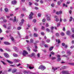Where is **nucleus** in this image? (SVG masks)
<instances>
[{
  "label": "nucleus",
  "mask_w": 74,
  "mask_h": 74,
  "mask_svg": "<svg viewBox=\"0 0 74 74\" xmlns=\"http://www.w3.org/2000/svg\"><path fill=\"white\" fill-rule=\"evenodd\" d=\"M61 36H63L64 35V33L63 32H61Z\"/></svg>",
  "instance_id": "38"
},
{
  "label": "nucleus",
  "mask_w": 74,
  "mask_h": 74,
  "mask_svg": "<svg viewBox=\"0 0 74 74\" xmlns=\"http://www.w3.org/2000/svg\"><path fill=\"white\" fill-rule=\"evenodd\" d=\"M34 55H35V54H34V53H32L31 54L29 55V56L30 57H33V56H34Z\"/></svg>",
  "instance_id": "21"
},
{
  "label": "nucleus",
  "mask_w": 74,
  "mask_h": 74,
  "mask_svg": "<svg viewBox=\"0 0 74 74\" xmlns=\"http://www.w3.org/2000/svg\"><path fill=\"white\" fill-rule=\"evenodd\" d=\"M40 3L41 4H43L44 2H43V1L41 0L40 1Z\"/></svg>",
  "instance_id": "49"
},
{
  "label": "nucleus",
  "mask_w": 74,
  "mask_h": 74,
  "mask_svg": "<svg viewBox=\"0 0 74 74\" xmlns=\"http://www.w3.org/2000/svg\"><path fill=\"white\" fill-rule=\"evenodd\" d=\"M14 62H15V63H17L18 62H20V60H19L15 59L14 60Z\"/></svg>",
  "instance_id": "16"
},
{
  "label": "nucleus",
  "mask_w": 74,
  "mask_h": 74,
  "mask_svg": "<svg viewBox=\"0 0 74 74\" xmlns=\"http://www.w3.org/2000/svg\"><path fill=\"white\" fill-rule=\"evenodd\" d=\"M51 54H52V55H54L55 54V53L53 52V51H52L51 52Z\"/></svg>",
  "instance_id": "57"
},
{
  "label": "nucleus",
  "mask_w": 74,
  "mask_h": 74,
  "mask_svg": "<svg viewBox=\"0 0 74 74\" xmlns=\"http://www.w3.org/2000/svg\"><path fill=\"white\" fill-rule=\"evenodd\" d=\"M4 44H5V45H10V44H11L10 43L7 42H4Z\"/></svg>",
  "instance_id": "18"
},
{
  "label": "nucleus",
  "mask_w": 74,
  "mask_h": 74,
  "mask_svg": "<svg viewBox=\"0 0 74 74\" xmlns=\"http://www.w3.org/2000/svg\"><path fill=\"white\" fill-rule=\"evenodd\" d=\"M69 64L70 65H71L72 66H74V63H69Z\"/></svg>",
  "instance_id": "26"
},
{
  "label": "nucleus",
  "mask_w": 74,
  "mask_h": 74,
  "mask_svg": "<svg viewBox=\"0 0 74 74\" xmlns=\"http://www.w3.org/2000/svg\"><path fill=\"white\" fill-rule=\"evenodd\" d=\"M41 14L40 13H39L38 14V17H41Z\"/></svg>",
  "instance_id": "30"
},
{
  "label": "nucleus",
  "mask_w": 74,
  "mask_h": 74,
  "mask_svg": "<svg viewBox=\"0 0 74 74\" xmlns=\"http://www.w3.org/2000/svg\"><path fill=\"white\" fill-rule=\"evenodd\" d=\"M45 21H46L45 19L43 18L42 20V22H45Z\"/></svg>",
  "instance_id": "51"
},
{
  "label": "nucleus",
  "mask_w": 74,
  "mask_h": 74,
  "mask_svg": "<svg viewBox=\"0 0 74 74\" xmlns=\"http://www.w3.org/2000/svg\"><path fill=\"white\" fill-rule=\"evenodd\" d=\"M34 14L33 12H31L30 14L29 15V19H33V15Z\"/></svg>",
  "instance_id": "3"
},
{
  "label": "nucleus",
  "mask_w": 74,
  "mask_h": 74,
  "mask_svg": "<svg viewBox=\"0 0 74 74\" xmlns=\"http://www.w3.org/2000/svg\"><path fill=\"white\" fill-rule=\"evenodd\" d=\"M16 65L17 67H18V66H21V64H16Z\"/></svg>",
  "instance_id": "54"
},
{
  "label": "nucleus",
  "mask_w": 74,
  "mask_h": 74,
  "mask_svg": "<svg viewBox=\"0 0 74 74\" xmlns=\"http://www.w3.org/2000/svg\"><path fill=\"white\" fill-rule=\"evenodd\" d=\"M60 23H58L57 25V27H59V26H60Z\"/></svg>",
  "instance_id": "59"
},
{
  "label": "nucleus",
  "mask_w": 74,
  "mask_h": 74,
  "mask_svg": "<svg viewBox=\"0 0 74 74\" xmlns=\"http://www.w3.org/2000/svg\"><path fill=\"white\" fill-rule=\"evenodd\" d=\"M35 9L36 10H38V8L37 7H35Z\"/></svg>",
  "instance_id": "61"
},
{
  "label": "nucleus",
  "mask_w": 74,
  "mask_h": 74,
  "mask_svg": "<svg viewBox=\"0 0 74 74\" xmlns=\"http://www.w3.org/2000/svg\"><path fill=\"white\" fill-rule=\"evenodd\" d=\"M3 22H7V20L5 19L3 20Z\"/></svg>",
  "instance_id": "60"
},
{
  "label": "nucleus",
  "mask_w": 74,
  "mask_h": 74,
  "mask_svg": "<svg viewBox=\"0 0 74 74\" xmlns=\"http://www.w3.org/2000/svg\"><path fill=\"white\" fill-rule=\"evenodd\" d=\"M22 54L24 56H25L26 55H28V52L26 51V50H24L23 51V53Z\"/></svg>",
  "instance_id": "2"
},
{
  "label": "nucleus",
  "mask_w": 74,
  "mask_h": 74,
  "mask_svg": "<svg viewBox=\"0 0 74 74\" xmlns=\"http://www.w3.org/2000/svg\"><path fill=\"white\" fill-rule=\"evenodd\" d=\"M29 69H34V67H31V66H29Z\"/></svg>",
  "instance_id": "46"
},
{
  "label": "nucleus",
  "mask_w": 74,
  "mask_h": 74,
  "mask_svg": "<svg viewBox=\"0 0 74 74\" xmlns=\"http://www.w3.org/2000/svg\"><path fill=\"white\" fill-rule=\"evenodd\" d=\"M67 54H68L67 56H70L71 54V53L70 52V50H68L67 51Z\"/></svg>",
  "instance_id": "13"
},
{
  "label": "nucleus",
  "mask_w": 74,
  "mask_h": 74,
  "mask_svg": "<svg viewBox=\"0 0 74 74\" xmlns=\"http://www.w3.org/2000/svg\"><path fill=\"white\" fill-rule=\"evenodd\" d=\"M4 56L6 58H8L10 57L9 55H8V53H4Z\"/></svg>",
  "instance_id": "4"
},
{
  "label": "nucleus",
  "mask_w": 74,
  "mask_h": 74,
  "mask_svg": "<svg viewBox=\"0 0 74 74\" xmlns=\"http://www.w3.org/2000/svg\"><path fill=\"white\" fill-rule=\"evenodd\" d=\"M62 14V11L60 10L59 11H57L56 12L57 15H61Z\"/></svg>",
  "instance_id": "7"
},
{
  "label": "nucleus",
  "mask_w": 74,
  "mask_h": 74,
  "mask_svg": "<svg viewBox=\"0 0 74 74\" xmlns=\"http://www.w3.org/2000/svg\"><path fill=\"white\" fill-rule=\"evenodd\" d=\"M55 21H56V22H58V21H59V18H56Z\"/></svg>",
  "instance_id": "34"
},
{
  "label": "nucleus",
  "mask_w": 74,
  "mask_h": 74,
  "mask_svg": "<svg viewBox=\"0 0 74 74\" xmlns=\"http://www.w3.org/2000/svg\"><path fill=\"white\" fill-rule=\"evenodd\" d=\"M30 41L32 43H33V39H31L30 40Z\"/></svg>",
  "instance_id": "37"
},
{
  "label": "nucleus",
  "mask_w": 74,
  "mask_h": 74,
  "mask_svg": "<svg viewBox=\"0 0 74 74\" xmlns=\"http://www.w3.org/2000/svg\"><path fill=\"white\" fill-rule=\"evenodd\" d=\"M16 74H22V73L21 72H17Z\"/></svg>",
  "instance_id": "52"
},
{
  "label": "nucleus",
  "mask_w": 74,
  "mask_h": 74,
  "mask_svg": "<svg viewBox=\"0 0 74 74\" xmlns=\"http://www.w3.org/2000/svg\"><path fill=\"white\" fill-rule=\"evenodd\" d=\"M5 11V12H8V9L7 8H5L4 9Z\"/></svg>",
  "instance_id": "33"
},
{
  "label": "nucleus",
  "mask_w": 74,
  "mask_h": 74,
  "mask_svg": "<svg viewBox=\"0 0 74 74\" xmlns=\"http://www.w3.org/2000/svg\"><path fill=\"white\" fill-rule=\"evenodd\" d=\"M71 18L69 20V22H71L73 19V18H72V16H71Z\"/></svg>",
  "instance_id": "35"
},
{
  "label": "nucleus",
  "mask_w": 74,
  "mask_h": 74,
  "mask_svg": "<svg viewBox=\"0 0 74 74\" xmlns=\"http://www.w3.org/2000/svg\"><path fill=\"white\" fill-rule=\"evenodd\" d=\"M32 74H40V73H39L38 72H37L36 73H33Z\"/></svg>",
  "instance_id": "64"
},
{
  "label": "nucleus",
  "mask_w": 74,
  "mask_h": 74,
  "mask_svg": "<svg viewBox=\"0 0 74 74\" xmlns=\"http://www.w3.org/2000/svg\"><path fill=\"white\" fill-rule=\"evenodd\" d=\"M66 68V66H63L62 67V68L63 69H64Z\"/></svg>",
  "instance_id": "40"
},
{
  "label": "nucleus",
  "mask_w": 74,
  "mask_h": 74,
  "mask_svg": "<svg viewBox=\"0 0 74 74\" xmlns=\"http://www.w3.org/2000/svg\"><path fill=\"white\" fill-rule=\"evenodd\" d=\"M57 70H58V68H55L53 67H52L51 71L52 72H55V71Z\"/></svg>",
  "instance_id": "11"
},
{
  "label": "nucleus",
  "mask_w": 74,
  "mask_h": 74,
  "mask_svg": "<svg viewBox=\"0 0 74 74\" xmlns=\"http://www.w3.org/2000/svg\"><path fill=\"white\" fill-rule=\"evenodd\" d=\"M34 36L35 37H37L38 36V34L37 33H34Z\"/></svg>",
  "instance_id": "25"
},
{
  "label": "nucleus",
  "mask_w": 74,
  "mask_h": 74,
  "mask_svg": "<svg viewBox=\"0 0 74 74\" xmlns=\"http://www.w3.org/2000/svg\"><path fill=\"white\" fill-rule=\"evenodd\" d=\"M41 35H42V36H44V35L45 34V33H44V32H41Z\"/></svg>",
  "instance_id": "27"
},
{
  "label": "nucleus",
  "mask_w": 74,
  "mask_h": 74,
  "mask_svg": "<svg viewBox=\"0 0 74 74\" xmlns=\"http://www.w3.org/2000/svg\"><path fill=\"white\" fill-rule=\"evenodd\" d=\"M66 34L67 36H70L71 34V32L70 31H68L66 32Z\"/></svg>",
  "instance_id": "12"
},
{
  "label": "nucleus",
  "mask_w": 74,
  "mask_h": 74,
  "mask_svg": "<svg viewBox=\"0 0 74 74\" xmlns=\"http://www.w3.org/2000/svg\"><path fill=\"white\" fill-rule=\"evenodd\" d=\"M21 21L20 23V24H19V25L21 26H22V25H23V22H25V20H24V19H22L21 20Z\"/></svg>",
  "instance_id": "6"
},
{
  "label": "nucleus",
  "mask_w": 74,
  "mask_h": 74,
  "mask_svg": "<svg viewBox=\"0 0 74 74\" xmlns=\"http://www.w3.org/2000/svg\"><path fill=\"white\" fill-rule=\"evenodd\" d=\"M33 22H34V23H36V22H37V20H36V19H34L33 20Z\"/></svg>",
  "instance_id": "39"
},
{
  "label": "nucleus",
  "mask_w": 74,
  "mask_h": 74,
  "mask_svg": "<svg viewBox=\"0 0 74 74\" xmlns=\"http://www.w3.org/2000/svg\"><path fill=\"white\" fill-rule=\"evenodd\" d=\"M46 31L48 32H50V30H49V29L48 28H47L46 29Z\"/></svg>",
  "instance_id": "42"
},
{
  "label": "nucleus",
  "mask_w": 74,
  "mask_h": 74,
  "mask_svg": "<svg viewBox=\"0 0 74 74\" xmlns=\"http://www.w3.org/2000/svg\"><path fill=\"white\" fill-rule=\"evenodd\" d=\"M21 27H18L17 28V29L18 30H21Z\"/></svg>",
  "instance_id": "43"
},
{
  "label": "nucleus",
  "mask_w": 74,
  "mask_h": 74,
  "mask_svg": "<svg viewBox=\"0 0 74 74\" xmlns=\"http://www.w3.org/2000/svg\"><path fill=\"white\" fill-rule=\"evenodd\" d=\"M38 69H41V70L43 71V70H44L45 69H46V67L45 66H44L42 65H41L40 66L38 67Z\"/></svg>",
  "instance_id": "1"
},
{
  "label": "nucleus",
  "mask_w": 74,
  "mask_h": 74,
  "mask_svg": "<svg viewBox=\"0 0 74 74\" xmlns=\"http://www.w3.org/2000/svg\"><path fill=\"white\" fill-rule=\"evenodd\" d=\"M46 27H49V25H48V23H46Z\"/></svg>",
  "instance_id": "56"
},
{
  "label": "nucleus",
  "mask_w": 74,
  "mask_h": 74,
  "mask_svg": "<svg viewBox=\"0 0 74 74\" xmlns=\"http://www.w3.org/2000/svg\"><path fill=\"white\" fill-rule=\"evenodd\" d=\"M13 48L14 49V51H16V52H18V48L17 47L15 46H14L13 47Z\"/></svg>",
  "instance_id": "9"
},
{
  "label": "nucleus",
  "mask_w": 74,
  "mask_h": 74,
  "mask_svg": "<svg viewBox=\"0 0 74 74\" xmlns=\"http://www.w3.org/2000/svg\"><path fill=\"white\" fill-rule=\"evenodd\" d=\"M51 6L52 7H54L55 6V5H54V3H52L51 4Z\"/></svg>",
  "instance_id": "47"
},
{
  "label": "nucleus",
  "mask_w": 74,
  "mask_h": 74,
  "mask_svg": "<svg viewBox=\"0 0 74 74\" xmlns=\"http://www.w3.org/2000/svg\"><path fill=\"white\" fill-rule=\"evenodd\" d=\"M16 16L14 17V20H13V21L14 22H16Z\"/></svg>",
  "instance_id": "24"
},
{
  "label": "nucleus",
  "mask_w": 74,
  "mask_h": 74,
  "mask_svg": "<svg viewBox=\"0 0 74 74\" xmlns=\"http://www.w3.org/2000/svg\"><path fill=\"white\" fill-rule=\"evenodd\" d=\"M56 59V58L55 57H53L51 58V60H54L55 59Z\"/></svg>",
  "instance_id": "28"
},
{
  "label": "nucleus",
  "mask_w": 74,
  "mask_h": 74,
  "mask_svg": "<svg viewBox=\"0 0 74 74\" xmlns=\"http://www.w3.org/2000/svg\"><path fill=\"white\" fill-rule=\"evenodd\" d=\"M47 21H50L51 20V18H50V17L48 16L47 18Z\"/></svg>",
  "instance_id": "31"
},
{
  "label": "nucleus",
  "mask_w": 74,
  "mask_h": 74,
  "mask_svg": "<svg viewBox=\"0 0 74 74\" xmlns=\"http://www.w3.org/2000/svg\"><path fill=\"white\" fill-rule=\"evenodd\" d=\"M10 36L11 35H10V39H11V40H12V41H14V38H13V37L12 36L11 37Z\"/></svg>",
  "instance_id": "32"
},
{
  "label": "nucleus",
  "mask_w": 74,
  "mask_h": 74,
  "mask_svg": "<svg viewBox=\"0 0 74 74\" xmlns=\"http://www.w3.org/2000/svg\"><path fill=\"white\" fill-rule=\"evenodd\" d=\"M72 31L73 33L74 32V29L73 28H72Z\"/></svg>",
  "instance_id": "63"
},
{
  "label": "nucleus",
  "mask_w": 74,
  "mask_h": 74,
  "mask_svg": "<svg viewBox=\"0 0 74 74\" xmlns=\"http://www.w3.org/2000/svg\"><path fill=\"white\" fill-rule=\"evenodd\" d=\"M60 55H57V57L58 58L57 61H60L61 60V58H60Z\"/></svg>",
  "instance_id": "8"
},
{
  "label": "nucleus",
  "mask_w": 74,
  "mask_h": 74,
  "mask_svg": "<svg viewBox=\"0 0 74 74\" xmlns=\"http://www.w3.org/2000/svg\"><path fill=\"white\" fill-rule=\"evenodd\" d=\"M62 73L63 74H67L69 73V72L68 71H62Z\"/></svg>",
  "instance_id": "5"
},
{
  "label": "nucleus",
  "mask_w": 74,
  "mask_h": 74,
  "mask_svg": "<svg viewBox=\"0 0 74 74\" xmlns=\"http://www.w3.org/2000/svg\"><path fill=\"white\" fill-rule=\"evenodd\" d=\"M7 62H8V63L10 64H13V62H11L10 61H9L8 60H7Z\"/></svg>",
  "instance_id": "17"
},
{
  "label": "nucleus",
  "mask_w": 74,
  "mask_h": 74,
  "mask_svg": "<svg viewBox=\"0 0 74 74\" xmlns=\"http://www.w3.org/2000/svg\"><path fill=\"white\" fill-rule=\"evenodd\" d=\"M34 4L35 5H36L37 6H38V3H34Z\"/></svg>",
  "instance_id": "50"
},
{
  "label": "nucleus",
  "mask_w": 74,
  "mask_h": 74,
  "mask_svg": "<svg viewBox=\"0 0 74 74\" xmlns=\"http://www.w3.org/2000/svg\"><path fill=\"white\" fill-rule=\"evenodd\" d=\"M13 48L14 49V51H16V52H18V48L17 47L15 46H14L13 47Z\"/></svg>",
  "instance_id": "10"
},
{
  "label": "nucleus",
  "mask_w": 74,
  "mask_h": 74,
  "mask_svg": "<svg viewBox=\"0 0 74 74\" xmlns=\"http://www.w3.org/2000/svg\"><path fill=\"white\" fill-rule=\"evenodd\" d=\"M24 74H26V73H27V74L28 73V72H27V71H24Z\"/></svg>",
  "instance_id": "45"
},
{
  "label": "nucleus",
  "mask_w": 74,
  "mask_h": 74,
  "mask_svg": "<svg viewBox=\"0 0 74 74\" xmlns=\"http://www.w3.org/2000/svg\"><path fill=\"white\" fill-rule=\"evenodd\" d=\"M12 4H13L14 5L16 4V1H12Z\"/></svg>",
  "instance_id": "15"
},
{
  "label": "nucleus",
  "mask_w": 74,
  "mask_h": 74,
  "mask_svg": "<svg viewBox=\"0 0 74 74\" xmlns=\"http://www.w3.org/2000/svg\"><path fill=\"white\" fill-rule=\"evenodd\" d=\"M1 62H2V64H3L4 66L7 65V63H5L4 61H1Z\"/></svg>",
  "instance_id": "20"
},
{
  "label": "nucleus",
  "mask_w": 74,
  "mask_h": 74,
  "mask_svg": "<svg viewBox=\"0 0 74 74\" xmlns=\"http://www.w3.org/2000/svg\"><path fill=\"white\" fill-rule=\"evenodd\" d=\"M27 48L28 51H29V52H30V48H29V47H27Z\"/></svg>",
  "instance_id": "29"
},
{
  "label": "nucleus",
  "mask_w": 74,
  "mask_h": 74,
  "mask_svg": "<svg viewBox=\"0 0 74 74\" xmlns=\"http://www.w3.org/2000/svg\"><path fill=\"white\" fill-rule=\"evenodd\" d=\"M13 55L14 57H18V55L15 53L13 54Z\"/></svg>",
  "instance_id": "22"
},
{
  "label": "nucleus",
  "mask_w": 74,
  "mask_h": 74,
  "mask_svg": "<svg viewBox=\"0 0 74 74\" xmlns=\"http://www.w3.org/2000/svg\"><path fill=\"white\" fill-rule=\"evenodd\" d=\"M71 37L72 38H74V34H73L71 35Z\"/></svg>",
  "instance_id": "62"
},
{
  "label": "nucleus",
  "mask_w": 74,
  "mask_h": 74,
  "mask_svg": "<svg viewBox=\"0 0 74 74\" xmlns=\"http://www.w3.org/2000/svg\"><path fill=\"white\" fill-rule=\"evenodd\" d=\"M17 71V69H16L15 68L12 70V72L13 73H15V72H16V71Z\"/></svg>",
  "instance_id": "14"
},
{
  "label": "nucleus",
  "mask_w": 74,
  "mask_h": 74,
  "mask_svg": "<svg viewBox=\"0 0 74 74\" xmlns=\"http://www.w3.org/2000/svg\"><path fill=\"white\" fill-rule=\"evenodd\" d=\"M61 4V3H60V1H58V5H60V4Z\"/></svg>",
  "instance_id": "36"
},
{
  "label": "nucleus",
  "mask_w": 74,
  "mask_h": 74,
  "mask_svg": "<svg viewBox=\"0 0 74 74\" xmlns=\"http://www.w3.org/2000/svg\"><path fill=\"white\" fill-rule=\"evenodd\" d=\"M53 47H50L49 49V51H52L53 49Z\"/></svg>",
  "instance_id": "23"
},
{
  "label": "nucleus",
  "mask_w": 74,
  "mask_h": 74,
  "mask_svg": "<svg viewBox=\"0 0 74 74\" xmlns=\"http://www.w3.org/2000/svg\"><path fill=\"white\" fill-rule=\"evenodd\" d=\"M62 56V57H66V58H67L68 56H67V55H64Z\"/></svg>",
  "instance_id": "44"
},
{
  "label": "nucleus",
  "mask_w": 74,
  "mask_h": 74,
  "mask_svg": "<svg viewBox=\"0 0 74 74\" xmlns=\"http://www.w3.org/2000/svg\"><path fill=\"white\" fill-rule=\"evenodd\" d=\"M46 41L47 42H49L50 41V40L49 39H47L46 40Z\"/></svg>",
  "instance_id": "58"
},
{
  "label": "nucleus",
  "mask_w": 74,
  "mask_h": 74,
  "mask_svg": "<svg viewBox=\"0 0 74 74\" xmlns=\"http://www.w3.org/2000/svg\"><path fill=\"white\" fill-rule=\"evenodd\" d=\"M44 46L45 48H48V45H47L45 44L44 45Z\"/></svg>",
  "instance_id": "53"
},
{
  "label": "nucleus",
  "mask_w": 74,
  "mask_h": 74,
  "mask_svg": "<svg viewBox=\"0 0 74 74\" xmlns=\"http://www.w3.org/2000/svg\"><path fill=\"white\" fill-rule=\"evenodd\" d=\"M0 51L2 52H4V50H3L1 48L0 49Z\"/></svg>",
  "instance_id": "48"
},
{
  "label": "nucleus",
  "mask_w": 74,
  "mask_h": 74,
  "mask_svg": "<svg viewBox=\"0 0 74 74\" xmlns=\"http://www.w3.org/2000/svg\"><path fill=\"white\" fill-rule=\"evenodd\" d=\"M56 36L57 37H59V33H56Z\"/></svg>",
  "instance_id": "41"
},
{
  "label": "nucleus",
  "mask_w": 74,
  "mask_h": 74,
  "mask_svg": "<svg viewBox=\"0 0 74 74\" xmlns=\"http://www.w3.org/2000/svg\"><path fill=\"white\" fill-rule=\"evenodd\" d=\"M53 29H54V27L52 26L51 27V30H53Z\"/></svg>",
  "instance_id": "55"
},
{
  "label": "nucleus",
  "mask_w": 74,
  "mask_h": 74,
  "mask_svg": "<svg viewBox=\"0 0 74 74\" xmlns=\"http://www.w3.org/2000/svg\"><path fill=\"white\" fill-rule=\"evenodd\" d=\"M5 50L7 51H9V52H11L12 51L10 49L8 48H6Z\"/></svg>",
  "instance_id": "19"
}]
</instances>
